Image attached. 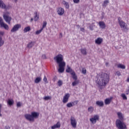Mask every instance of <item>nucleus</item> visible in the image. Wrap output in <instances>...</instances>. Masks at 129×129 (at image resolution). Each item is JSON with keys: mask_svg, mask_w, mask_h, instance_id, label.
Here are the masks:
<instances>
[{"mask_svg": "<svg viewBox=\"0 0 129 129\" xmlns=\"http://www.w3.org/2000/svg\"><path fill=\"white\" fill-rule=\"evenodd\" d=\"M56 12L58 16H63L65 13V10L61 7H58L56 9Z\"/></svg>", "mask_w": 129, "mask_h": 129, "instance_id": "obj_12", "label": "nucleus"}, {"mask_svg": "<svg viewBox=\"0 0 129 129\" xmlns=\"http://www.w3.org/2000/svg\"><path fill=\"white\" fill-rule=\"evenodd\" d=\"M64 57L61 54H58L54 57V60H55L56 63L58 65L59 69L58 71L59 73H63L65 71V67L66 66V63L63 61Z\"/></svg>", "mask_w": 129, "mask_h": 129, "instance_id": "obj_2", "label": "nucleus"}, {"mask_svg": "<svg viewBox=\"0 0 129 129\" xmlns=\"http://www.w3.org/2000/svg\"><path fill=\"white\" fill-rule=\"evenodd\" d=\"M0 26L1 28H4L5 30H9V25L4 22V20H3L2 17H0Z\"/></svg>", "mask_w": 129, "mask_h": 129, "instance_id": "obj_10", "label": "nucleus"}, {"mask_svg": "<svg viewBox=\"0 0 129 129\" xmlns=\"http://www.w3.org/2000/svg\"><path fill=\"white\" fill-rule=\"evenodd\" d=\"M96 104L98 106H99L100 107H102L104 105V104L103 103V101H97L96 102Z\"/></svg>", "mask_w": 129, "mask_h": 129, "instance_id": "obj_20", "label": "nucleus"}, {"mask_svg": "<svg viewBox=\"0 0 129 129\" xmlns=\"http://www.w3.org/2000/svg\"><path fill=\"white\" fill-rule=\"evenodd\" d=\"M42 57L43 59H46V55L43 54V55H42Z\"/></svg>", "mask_w": 129, "mask_h": 129, "instance_id": "obj_47", "label": "nucleus"}, {"mask_svg": "<svg viewBox=\"0 0 129 129\" xmlns=\"http://www.w3.org/2000/svg\"><path fill=\"white\" fill-rule=\"evenodd\" d=\"M7 103H8V104H9V105H10L11 106L14 104V100L9 99L7 101Z\"/></svg>", "mask_w": 129, "mask_h": 129, "instance_id": "obj_26", "label": "nucleus"}, {"mask_svg": "<svg viewBox=\"0 0 129 129\" xmlns=\"http://www.w3.org/2000/svg\"><path fill=\"white\" fill-rule=\"evenodd\" d=\"M21 28H22V25L20 24H16L12 28L11 32V33H15V32L19 31V29Z\"/></svg>", "mask_w": 129, "mask_h": 129, "instance_id": "obj_8", "label": "nucleus"}, {"mask_svg": "<svg viewBox=\"0 0 129 129\" xmlns=\"http://www.w3.org/2000/svg\"><path fill=\"white\" fill-rule=\"evenodd\" d=\"M21 103H20V102H17V107H21Z\"/></svg>", "mask_w": 129, "mask_h": 129, "instance_id": "obj_44", "label": "nucleus"}, {"mask_svg": "<svg viewBox=\"0 0 129 129\" xmlns=\"http://www.w3.org/2000/svg\"><path fill=\"white\" fill-rule=\"evenodd\" d=\"M127 82H129V78H128L126 80Z\"/></svg>", "mask_w": 129, "mask_h": 129, "instance_id": "obj_49", "label": "nucleus"}, {"mask_svg": "<svg viewBox=\"0 0 129 129\" xmlns=\"http://www.w3.org/2000/svg\"><path fill=\"white\" fill-rule=\"evenodd\" d=\"M67 107H72V106H73V105L72 104V103L70 102L67 104Z\"/></svg>", "mask_w": 129, "mask_h": 129, "instance_id": "obj_38", "label": "nucleus"}, {"mask_svg": "<svg viewBox=\"0 0 129 129\" xmlns=\"http://www.w3.org/2000/svg\"><path fill=\"white\" fill-rule=\"evenodd\" d=\"M118 23L119 24V25L120 26V28H121L122 31H124V32L128 31V27H127V24H126V23L122 21V19H121V18L120 17L118 18Z\"/></svg>", "mask_w": 129, "mask_h": 129, "instance_id": "obj_5", "label": "nucleus"}, {"mask_svg": "<svg viewBox=\"0 0 129 129\" xmlns=\"http://www.w3.org/2000/svg\"><path fill=\"white\" fill-rule=\"evenodd\" d=\"M78 100H76L74 102H72V103L73 104V106H74V105H77V104H78Z\"/></svg>", "mask_w": 129, "mask_h": 129, "instance_id": "obj_36", "label": "nucleus"}, {"mask_svg": "<svg viewBox=\"0 0 129 129\" xmlns=\"http://www.w3.org/2000/svg\"><path fill=\"white\" fill-rule=\"evenodd\" d=\"M70 97V94L69 93L66 94L63 96V98L62 99L63 103H67V102H68V100H69Z\"/></svg>", "mask_w": 129, "mask_h": 129, "instance_id": "obj_13", "label": "nucleus"}, {"mask_svg": "<svg viewBox=\"0 0 129 129\" xmlns=\"http://www.w3.org/2000/svg\"><path fill=\"white\" fill-rule=\"evenodd\" d=\"M116 75H117V76H120V75H121V74H120V72L119 71L116 72Z\"/></svg>", "mask_w": 129, "mask_h": 129, "instance_id": "obj_42", "label": "nucleus"}, {"mask_svg": "<svg viewBox=\"0 0 129 129\" xmlns=\"http://www.w3.org/2000/svg\"><path fill=\"white\" fill-rule=\"evenodd\" d=\"M0 8L2 9H4L5 10H7L8 8H7V6H6V4L4 3V2L3 1L1 0L0 1Z\"/></svg>", "mask_w": 129, "mask_h": 129, "instance_id": "obj_19", "label": "nucleus"}, {"mask_svg": "<svg viewBox=\"0 0 129 129\" xmlns=\"http://www.w3.org/2000/svg\"><path fill=\"white\" fill-rule=\"evenodd\" d=\"M62 37H63V34H62V33H60V34H59V38H62Z\"/></svg>", "mask_w": 129, "mask_h": 129, "instance_id": "obj_46", "label": "nucleus"}, {"mask_svg": "<svg viewBox=\"0 0 129 129\" xmlns=\"http://www.w3.org/2000/svg\"><path fill=\"white\" fill-rule=\"evenodd\" d=\"M57 84H58V86L60 87L62 86V85H63V82H62V81L59 80L57 82Z\"/></svg>", "mask_w": 129, "mask_h": 129, "instance_id": "obj_33", "label": "nucleus"}, {"mask_svg": "<svg viewBox=\"0 0 129 129\" xmlns=\"http://www.w3.org/2000/svg\"><path fill=\"white\" fill-rule=\"evenodd\" d=\"M41 77H37L34 80V82L35 83H39V82H41Z\"/></svg>", "mask_w": 129, "mask_h": 129, "instance_id": "obj_27", "label": "nucleus"}, {"mask_svg": "<svg viewBox=\"0 0 129 129\" xmlns=\"http://www.w3.org/2000/svg\"><path fill=\"white\" fill-rule=\"evenodd\" d=\"M81 32H83L84 33V32H85V29L84 28H81Z\"/></svg>", "mask_w": 129, "mask_h": 129, "instance_id": "obj_45", "label": "nucleus"}, {"mask_svg": "<svg viewBox=\"0 0 129 129\" xmlns=\"http://www.w3.org/2000/svg\"><path fill=\"white\" fill-rule=\"evenodd\" d=\"M33 18H31V22H32V21H33Z\"/></svg>", "mask_w": 129, "mask_h": 129, "instance_id": "obj_51", "label": "nucleus"}, {"mask_svg": "<svg viewBox=\"0 0 129 129\" xmlns=\"http://www.w3.org/2000/svg\"><path fill=\"white\" fill-rule=\"evenodd\" d=\"M30 30H31V27L27 26L24 28V33H27V32H30Z\"/></svg>", "mask_w": 129, "mask_h": 129, "instance_id": "obj_25", "label": "nucleus"}, {"mask_svg": "<svg viewBox=\"0 0 129 129\" xmlns=\"http://www.w3.org/2000/svg\"><path fill=\"white\" fill-rule=\"evenodd\" d=\"M105 65L106 66H108V62H106Z\"/></svg>", "mask_w": 129, "mask_h": 129, "instance_id": "obj_48", "label": "nucleus"}, {"mask_svg": "<svg viewBox=\"0 0 129 129\" xmlns=\"http://www.w3.org/2000/svg\"><path fill=\"white\" fill-rule=\"evenodd\" d=\"M97 120H99V115H95L93 117L90 118V121L92 124H95Z\"/></svg>", "mask_w": 129, "mask_h": 129, "instance_id": "obj_9", "label": "nucleus"}, {"mask_svg": "<svg viewBox=\"0 0 129 129\" xmlns=\"http://www.w3.org/2000/svg\"><path fill=\"white\" fill-rule=\"evenodd\" d=\"M71 124L74 128H76V126H77V121H76V119L74 117L72 116L71 117Z\"/></svg>", "mask_w": 129, "mask_h": 129, "instance_id": "obj_11", "label": "nucleus"}, {"mask_svg": "<svg viewBox=\"0 0 129 129\" xmlns=\"http://www.w3.org/2000/svg\"><path fill=\"white\" fill-rule=\"evenodd\" d=\"M46 26H47V22L44 21L42 25V27L41 28V29H42V30H44V28H46Z\"/></svg>", "mask_w": 129, "mask_h": 129, "instance_id": "obj_34", "label": "nucleus"}, {"mask_svg": "<svg viewBox=\"0 0 129 129\" xmlns=\"http://www.w3.org/2000/svg\"><path fill=\"white\" fill-rule=\"evenodd\" d=\"M113 99V97H110V98H106L104 100V103L106 105H108V104H110L111 101Z\"/></svg>", "mask_w": 129, "mask_h": 129, "instance_id": "obj_15", "label": "nucleus"}, {"mask_svg": "<svg viewBox=\"0 0 129 129\" xmlns=\"http://www.w3.org/2000/svg\"><path fill=\"white\" fill-rule=\"evenodd\" d=\"M14 2H15V3H17V2H18V0H13Z\"/></svg>", "mask_w": 129, "mask_h": 129, "instance_id": "obj_50", "label": "nucleus"}, {"mask_svg": "<svg viewBox=\"0 0 129 129\" xmlns=\"http://www.w3.org/2000/svg\"><path fill=\"white\" fill-rule=\"evenodd\" d=\"M117 68H120V69H125V66L119 63L117 65Z\"/></svg>", "mask_w": 129, "mask_h": 129, "instance_id": "obj_23", "label": "nucleus"}, {"mask_svg": "<svg viewBox=\"0 0 129 129\" xmlns=\"http://www.w3.org/2000/svg\"><path fill=\"white\" fill-rule=\"evenodd\" d=\"M62 4L63 5H64L66 9H69V3H68V2H67L65 1H63L62 2Z\"/></svg>", "mask_w": 129, "mask_h": 129, "instance_id": "obj_24", "label": "nucleus"}, {"mask_svg": "<svg viewBox=\"0 0 129 129\" xmlns=\"http://www.w3.org/2000/svg\"><path fill=\"white\" fill-rule=\"evenodd\" d=\"M43 99L44 100H50V99H52V97L50 96H45L43 98Z\"/></svg>", "mask_w": 129, "mask_h": 129, "instance_id": "obj_31", "label": "nucleus"}, {"mask_svg": "<svg viewBox=\"0 0 129 129\" xmlns=\"http://www.w3.org/2000/svg\"><path fill=\"white\" fill-rule=\"evenodd\" d=\"M73 2L75 4H78L80 2V0H73Z\"/></svg>", "mask_w": 129, "mask_h": 129, "instance_id": "obj_41", "label": "nucleus"}, {"mask_svg": "<svg viewBox=\"0 0 129 129\" xmlns=\"http://www.w3.org/2000/svg\"><path fill=\"white\" fill-rule=\"evenodd\" d=\"M5 35L4 31H0V47H2L5 44V41L3 40V36Z\"/></svg>", "mask_w": 129, "mask_h": 129, "instance_id": "obj_14", "label": "nucleus"}, {"mask_svg": "<svg viewBox=\"0 0 129 129\" xmlns=\"http://www.w3.org/2000/svg\"><path fill=\"white\" fill-rule=\"evenodd\" d=\"M35 16H34V21L35 22H37L38 20H39V14H38V12H36L34 13Z\"/></svg>", "mask_w": 129, "mask_h": 129, "instance_id": "obj_22", "label": "nucleus"}, {"mask_svg": "<svg viewBox=\"0 0 129 129\" xmlns=\"http://www.w3.org/2000/svg\"><path fill=\"white\" fill-rule=\"evenodd\" d=\"M42 31H43V29H41V28L39 30L36 31L35 32L36 35H39V34H41Z\"/></svg>", "mask_w": 129, "mask_h": 129, "instance_id": "obj_35", "label": "nucleus"}, {"mask_svg": "<svg viewBox=\"0 0 129 129\" xmlns=\"http://www.w3.org/2000/svg\"><path fill=\"white\" fill-rule=\"evenodd\" d=\"M79 82L77 80H75L74 82H73L72 84V86H76V85H77V84H78Z\"/></svg>", "mask_w": 129, "mask_h": 129, "instance_id": "obj_32", "label": "nucleus"}, {"mask_svg": "<svg viewBox=\"0 0 129 129\" xmlns=\"http://www.w3.org/2000/svg\"><path fill=\"white\" fill-rule=\"evenodd\" d=\"M66 72L67 73H71V75L72 76L73 79L74 80H77L78 78L75 72L72 69L71 67L69 65L67 66V69H66Z\"/></svg>", "mask_w": 129, "mask_h": 129, "instance_id": "obj_6", "label": "nucleus"}, {"mask_svg": "<svg viewBox=\"0 0 129 129\" xmlns=\"http://www.w3.org/2000/svg\"><path fill=\"white\" fill-rule=\"evenodd\" d=\"M97 76V84L99 86H106L109 82V75L105 73L101 72L98 74Z\"/></svg>", "mask_w": 129, "mask_h": 129, "instance_id": "obj_1", "label": "nucleus"}, {"mask_svg": "<svg viewBox=\"0 0 129 129\" xmlns=\"http://www.w3.org/2000/svg\"><path fill=\"white\" fill-rule=\"evenodd\" d=\"M99 25L101 29H105V27H106L105 23L103 21H100L99 22Z\"/></svg>", "mask_w": 129, "mask_h": 129, "instance_id": "obj_18", "label": "nucleus"}, {"mask_svg": "<svg viewBox=\"0 0 129 129\" xmlns=\"http://www.w3.org/2000/svg\"><path fill=\"white\" fill-rule=\"evenodd\" d=\"M125 93H126V95H128V94H129V88L126 89V90L125 91Z\"/></svg>", "mask_w": 129, "mask_h": 129, "instance_id": "obj_43", "label": "nucleus"}, {"mask_svg": "<svg viewBox=\"0 0 129 129\" xmlns=\"http://www.w3.org/2000/svg\"><path fill=\"white\" fill-rule=\"evenodd\" d=\"M102 42H103V39L100 37L97 38L95 40V43L97 45H101L102 44Z\"/></svg>", "mask_w": 129, "mask_h": 129, "instance_id": "obj_16", "label": "nucleus"}, {"mask_svg": "<svg viewBox=\"0 0 129 129\" xmlns=\"http://www.w3.org/2000/svg\"><path fill=\"white\" fill-rule=\"evenodd\" d=\"M86 72H87L86 69H85L84 68L82 69V73L83 74H86Z\"/></svg>", "mask_w": 129, "mask_h": 129, "instance_id": "obj_39", "label": "nucleus"}, {"mask_svg": "<svg viewBox=\"0 0 129 129\" xmlns=\"http://www.w3.org/2000/svg\"><path fill=\"white\" fill-rule=\"evenodd\" d=\"M108 3H109V1H108V0H105V1L103 2L102 4V7H106Z\"/></svg>", "mask_w": 129, "mask_h": 129, "instance_id": "obj_30", "label": "nucleus"}, {"mask_svg": "<svg viewBox=\"0 0 129 129\" xmlns=\"http://www.w3.org/2000/svg\"><path fill=\"white\" fill-rule=\"evenodd\" d=\"M88 110L89 112L92 113V112H93V111L94 110V108H93V107H92V106H90L88 108Z\"/></svg>", "mask_w": 129, "mask_h": 129, "instance_id": "obj_28", "label": "nucleus"}, {"mask_svg": "<svg viewBox=\"0 0 129 129\" xmlns=\"http://www.w3.org/2000/svg\"><path fill=\"white\" fill-rule=\"evenodd\" d=\"M119 119L116 121V126L118 129H126V125L122 121L123 120V115L120 112L117 113Z\"/></svg>", "mask_w": 129, "mask_h": 129, "instance_id": "obj_3", "label": "nucleus"}, {"mask_svg": "<svg viewBox=\"0 0 129 129\" xmlns=\"http://www.w3.org/2000/svg\"><path fill=\"white\" fill-rule=\"evenodd\" d=\"M81 53L83 55H87V51H86V48H82L80 49Z\"/></svg>", "mask_w": 129, "mask_h": 129, "instance_id": "obj_21", "label": "nucleus"}, {"mask_svg": "<svg viewBox=\"0 0 129 129\" xmlns=\"http://www.w3.org/2000/svg\"><path fill=\"white\" fill-rule=\"evenodd\" d=\"M9 15H10V13L6 12L4 14L3 17L5 21H6V23H8L9 25H11V21H12V17H11V16H9Z\"/></svg>", "mask_w": 129, "mask_h": 129, "instance_id": "obj_7", "label": "nucleus"}, {"mask_svg": "<svg viewBox=\"0 0 129 129\" xmlns=\"http://www.w3.org/2000/svg\"><path fill=\"white\" fill-rule=\"evenodd\" d=\"M39 115H40L39 113L32 112H31V114H25L24 117H25L26 119H27V120H29V121H34L35 118H38L39 117Z\"/></svg>", "mask_w": 129, "mask_h": 129, "instance_id": "obj_4", "label": "nucleus"}, {"mask_svg": "<svg viewBox=\"0 0 129 129\" xmlns=\"http://www.w3.org/2000/svg\"><path fill=\"white\" fill-rule=\"evenodd\" d=\"M34 46V44H33V42H31L30 43H29L27 45L28 48H32Z\"/></svg>", "mask_w": 129, "mask_h": 129, "instance_id": "obj_37", "label": "nucleus"}, {"mask_svg": "<svg viewBox=\"0 0 129 129\" xmlns=\"http://www.w3.org/2000/svg\"><path fill=\"white\" fill-rule=\"evenodd\" d=\"M60 127H61V123L59 121H58L56 124L51 126V129L60 128Z\"/></svg>", "mask_w": 129, "mask_h": 129, "instance_id": "obj_17", "label": "nucleus"}, {"mask_svg": "<svg viewBox=\"0 0 129 129\" xmlns=\"http://www.w3.org/2000/svg\"><path fill=\"white\" fill-rule=\"evenodd\" d=\"M43 81H44V82H45V83H48V80H47V78L46 77V76L44 77Z\"/></svg>", "mask_w": 129, "mask_h": 129, "instance_id": "obj_40", "label": "nucleus"}, {"mask_svg": "<svg viewBox=\"0 0 129 129\" xmlns=\"http://www.w3.org/2000/svg\"><path fill=\"white\" fill-rule=\"evenodd\" d=\"M121 96L122 97L123 100H127V97L125 94H121Z\"/></svg>", "mask_w": 129, "mask_h": 129, "instance_id": "obj_29", "label": "nucleus"}]
</instances>
